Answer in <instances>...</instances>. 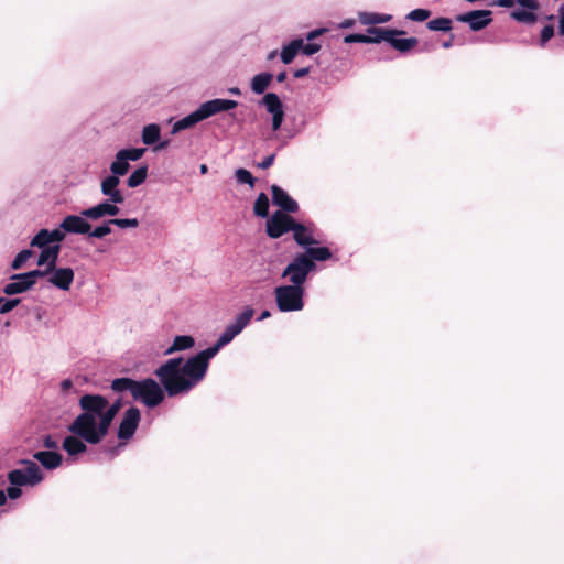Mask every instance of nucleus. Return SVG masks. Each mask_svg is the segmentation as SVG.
<instances>
[{
    "label": "nucleus",
    "mask_w": 564,
    "mask_h": 564,
    "mask_svg": "<svg viewBox=\"0 0 564 564\" xmlns=\"http://www.w3.org/2000/svg\"><path fill=\"white\" fill-rule=\"evenodd\" d=\"M148 176V166L142 165L138 167L127 180V184L129 187L134 188L147 180Z\"/></svg>",
    "instance_id": "58836bf2"
},
{
    "label": "nucleus",
    "mask_w": 564,
    "mask_h": 564,
    "mask_svg": "<svg viewBox=\"0 0 564 564\" xmlns=\"http://www.w3.org/2000/svg\"><path fill=\"white\" fill-rule=\"evenodd\" d=\"M61 387H62V390L64 392H66V391H68L73 387V382L69 379H65V380L62 381Z\"/></svg>",
    "instance_id": "0e129e2a"
},
{
    "label": "nucleus",
    "mask_w": 564,
    "mask_h": 564,
    "mask_svg": "<svg viewBox=\"0 0 564 564\" xmlns=\"http://www.w3.org/2000/svg\"><path fill=\"white\" fill-rule=\"evenodd\" d=\"M286 79V72H281L276 75V80L283 83Z\"/></svg>",
    "instance_id": "774afa93"
},
{
    "label": "nucleus",
    "mask_w": 564,
    "mask_h": 564,
    "mask_svg": "<svg viewBox=\"0 0 564 564\" xmlns=\"http://www.w3.org/2000/svg\"><path fill=\"white\" fill-rule=\"evenodd\" d=\"M160 139V127L155 123L148 124L142 131V141L147 145H152Z\"/></svg>",
    "instance_id": "e433bc0d"
},
{
    "label": "nucleus",
    "mask_w": 564,
    "mask_h": 564,
    "mask_svg": "<svg viewBox=\"0 0 564 564\" xmlns=\"http://www.w3.org/2000/svg\"><path fill=\"white\" fill-rule=\"evenodd\" d=\"M51 271L52 270H48V268L46 267L45 270L36 269V270L29 271L26 273H20V278L23 280L31 281V284L34 286L36 284V281L39 278H44L45 275L51 273Z\"/></svg>",
    "instance_id": "79ce46f5"
},
{
    "label": "nucleus",
    "mask_w": 564,
    "mask_h": 564,
    "mask_svg": "<svg viewBox=\"0 0 564 564\" xmlns=\"http://www.w3.org/2000/svg\"><path fill=\"white\" fill-rule=\"evenodd\" d=\"M33 256V251L25 249L20 251L11 263V268L13 270H19L23 267V264Z\"/></svg>",
    "instance_id": "37998d69"
},
{
    "label": "nucleus",
    "mask_w": 564,
    "mask_h": 564,
    "mask_svg": "<svg viewBox=\"0 0 564 564\" xmlns=\"http://www.w3.org/2000/svg\"><path fill=\"white\" fill-rule=\"evenodd\" d=\"M272 203L286 214H295L299 212V204L283 188L273 184L271 186Z\"/></svg>",
    "instance_id": "2eb2a0df"
},
{
    "label": "nucleus",
    "mask_w": 564,
    "mask_h": 564,
    "mask_svg": "<svg viewBox=\"0 0 564 564\" xmlns=\"http://www.w3.org/2000/svg\"><path fill=\"white\" fill-rule=\"evenodd\" d=\"M47 281L52 285L63 291H68L74 281V271L72 268H56L51 271Z\"/></svg>",
    "instance_id": "a211bd4d"
},
{
    "label": "nucleus",
    "mask_w": 564,
    "mask_h": 564,
    "mask_svg": "<svg viewBox=\"0 0 564 564\" xmlns=\"http://www.w3.org/2000/svg\"><path fill=\"white\" fill-rule=\"evenodd\" d=\"M306 257L311 262L326 261L332 258V252L327 247H313L308 246L304 252L300 253Z\"/></svg>",
    "instance_id": "cd10ccee"
},
{
    "label": "nucleus",
    "mask_w": 564,
    "mask_h": 564,
    "mask_svg": "<svg viewBox=\"0 0 564 564\" xmlns=\"http://www.w3.org/2000/svg\"><path fill=\"white\" fill-rule=\"evenodd\" d=\"M321 47H322L321 44L310 42L307 44L303 43V46L300 48V51H302L303 54L310 56V55L317 53L321 50Z\"/></svg>",
    "instance_id": "603ef678"
},
{
    "label": "nucleus",
    "mask_w": 564,
    "mask_h": 564,
    "mask_svg": "<svg viewBox=\"0 0 564 564\" xmlns=\"http://www.w3.org/2000/svg\"><path fill=\"white\" fill-rule=\"evenodd\" d=\"M61 228L69 234H88L91 225L80 216L68 215L61 223Z\"/></svg>",
    "instance_id": "aec40b11"
},
{
    "label": "nucleus",
    "mask_w": 564,
    "mask_h": 564,
    "mask_svg": "<svg viewBox=\"0 0 564 564\" xmlns=\"http://www.w3.org/2000/svg\"><path fill=\"white\" fill-rule=\"evenodd\" d=\"M368 35V43H380L382 41L389 42L390 35H402L405 32L402 30L397 29H384V28H378V26H370L367 30Z\"/></svg>",
    "instance_id": "b1692460"
},
{
    "label": "nucleus",
    "mask_w": 564,
    "mask_h": 564,
    "mask_svg": "<svg viewBox=\"0 0 564 564\" xmlns=\"http://www.w3.org/2000/svg\"><path fill=\"white\" fill-rule=\"evenodd\" d=\"M275 154H270L267 158L263 159L262 162L258 164L259 169L267 170L274 163Z\"/></svg>",
    "instance_id": "13d9d810"
},
{
    "label": "nucleus",
    "mask_w": 564,
    "mask_h": 564,
    "mask_svg": "<svg viewBox=\"0 0 564 564\" xmlns=\"http://www.w3.org/2000/svg\"><path fill=\"white\" fill-rule=\"evenodd\" d=\"M253 315L254 310L252 307H245V310L236 316L235 322L227 325L223 334L217 339L216 344L199 352L208 365L209 360L219 351L221 347L229 344L237 335L242 332V329L250 323Z\"/></svg>",
    "instance_id": "20e7f679"
},
{
    "label": "nucleus",
    "mask_w": 564,
    "mask_h": 564,
    "mask_svg": "<svg viewBox=\"0 0 564 564\" xmlns=\"http://www.w3.org/2000/svg\"><path fill=\"white\" fill-rule=\"evenodd\" d=\"M119 212H120V209L117 206V204H115V203L110 204L108 202H104V203L98 204L97 206L84 209L82 212V215L89 219H99L106 215L116 216L119 214Z\"/></svg>",
    "instance_id": "412c9836"
},
{
    "label": "nucleus",
    "mask_w": 564,
    "mask_h": 564,
    "mask_svg": "<svg viewBox=\"0 0 564 564\" xmlns=\"http://www.w3.org/2000/svg\"><path fill=\"white\" fill-rule=\"evenodd\" d=\"M431 31L449 32L453 29V22L449 18L440 17L426 23Z\"/></svg>",
    "instance_id": "4c0bfd02"
},
{
    "label": "nucleus",
    "mask_w": 564,
    "mask_h": 564,
    "mask_svg": "<svg viewBox=\"0 0 564 564\" xmlns=\"http://www.w3.org/2000/svg\"><path fill=\"white\" fill-rule=\"evenodd\" d=\"M43 446L45 448L54 451L58 447V444L51 435H46L43 440Z\"/></svg>",
    "instance_id": "4d7b16f0"
},
{
    "label": "nucleus",
    "mask_w": 564,
    "mask_h": 564,
    "mask_svg": "<svg viewBox=\"0 0 564 564\" xmlns=\"http://www.w3.org/2000/svg\"><path fill=\"white\" fill-rule=\"evenodd\" d=\"M295 218L291 214L274 212L265 224V232L272 239H278L284 234L292 231Z\"/></svg>",
    "instance_id": "9b49d317"
},
{
    "label": "nucleus",
    "mask_w": 564,
    "mask_h": 564,
    "mask_svg": "<svg viewBox=\"0 0 564 564\" xmlns=\"http://www.w3.org/2000/svg\"><path fill=\"white\" fill-rule=\"evenodd\" d=\"M369 39L366 34H348L344 37L345 43H368Z\"/></svg>",
    "instance_id": "864d4df0"
},
{
    "label": "nucleus",
    "mask_w": 564,
    "mask_h": 564,
    "mask_svg": "<svg viewBox=\"0 0 564 564\" xmlns=\"http://www.w3.org/2000/svg\"><path fill=\"white\" fill-rule=\"evenodd\" d=\"M120 409H121V401L117 400L112 404L108 403V406L106 408V411L110 412L111 414H113L116 416Z\"/></svg>",
    "instance_id": "bf43d9fd"
},
{
    "label": "nucleus",
    "mask_w": 564,
    "mask_h": 564,
    "mask_svg": "<svg viewBox=\"0 0 564 564\" xmlns=\"http://www.w3.org/2000/svg\"><path fill=\"white\" fill-rule=\"evenodd\" d=\"M8 480L13 486H30L22 469H13L8 474Z\"/></svg>",
    "instance_id": "a19ab883"
},
{
    "label": "nucleus",
    "mask_w": 564,
    "mask_h": 564,
    "mask_svg": "<svg viewBox=\"0 0 564 564\" xmlns=\"http://www.w3.org/2000/svg\"><path fill=\"white\" fill-rule=\"evenodd\" d=\"M140 420H141L140 410L135 406L129 408L124 412L123 417L119 424L118 434H117L118 438L119 440H130L134 435V433L139 426Z\"/></svg>",
    "instance_id": "f8f14e48"
},
{
    "label": "nucleus",
    "mask_w": 564,
    "mask_h": 564,
    "mask_svg": "<svg viewBox=\"0 0 564 564\" xmlns=\"http://www.w3.org/2000/svg\"><path fill=\"white\" fill-rule=\"evenodd\" d=\"M11 280H12V282L8 283L3 288V293L7 294V295L20 294V293L29 291V290H31L33 288V285L31 284V281L23 280V279L20 278V273L19 274H13L11 276Z\"/></svg>",
    "instance_id": "a878e982"
},
{
    "label": "nucleus",
    "mask_w": 564,
    "mask_h": 564,
    "mask_svg": "<svg viewBox=\"0 0 564 564\" xmlns=\"http://www.w3.org/2000/svg\"><path fill=\"white\" fill-rule=\"evenodd\" d=\"M554 35V26L552 24L545 25L540 35V44L543 46L546 42H549Z\"/></svg>",
    "instance_id": "3c124183"
},
{
    "label": "nucleus",
    "mask_w": 564,
    "mask_h": 564,
    "mask_svg": "<svg viewBox=\"0 0 564 564\" xmlns=\"http://www.w3.org/2000/svg\"><path fill=\"white\" fill-rule=\"evenodd\" d=\"M273 75L270 73H260L251 80V90L254 94H263L272 82Z\"/></svg>",
    "instance_id": "473e14b6"
},
{
    "label": "nucleus",
    "mask_w": 564,
    "mask_h": 564,
    "mask_svg": "<svg viewBox=\"0 0 564 564\" xmlns=\"http://www.w3.org/2000/svg\"><path fill=\"white\" fill-rule=\"evenodd\" d=\"M326 30L325 29H316V30H313L311 32H308L306 34V40L308 42H312L313 40H315L316 37H318L319 35H322Z\"/></svg>",
    "instance_id": "052dcab7"
},
{
    "label": "nucleus",
    "mask_w": 564,
    "mask_h": 564,
    "mask_svg": "<svg viewBox=\"0 0 564 564\" xmlns=\"http://www.w3.org/2000/svg\"><path fill=\"white\" fill-rule=\"evenodd\" d=\"M311 72V67H303V68H299L296 69L294 73H293V76L295 78H303L305 77L306 75H308Z\"/></svg>",
    "instance_id": "e2e57ef3"
},
{
    "label": "nucleus",
    "mask_w": 564,
    "mask_h": 564,
    "mask_svg": "<svg viewBox=\"0 0 564 564\" xmlns=\"http://www.w3.org/2000/svg\"><path fill=\"white\" fill-rule=\"evenodd\" d=\"M238 106L236 100L231 99H213L203 102L198 109L202 113L203 119H207L221 111H228L235 109Z\"/></svg>",
    "instance_id": "f3484780"
},
{
    "label": "nucleus",
    "mask_w": 564,
    "mask_h": 564,
    "mask_svg": "<svg viewBox=\"0 0 564 564\" xmlns=\"http://www.w3.org/2000/svg\"><path fill=\"white\" fill-rule=\"evenodd\" d=\"M261 104L265 107L267 111L272 115V130L278 131L284 119V110L280 97L274 93H267Z\"/></svg>",
    "instance_id": "4468645a"
},
{
    "label": "nucleus",
    "mask_w": 564,
    "mask_h": 564,
    "mask_svg": "<svg viewBox=\"0 0 564 564\" xmlns=\"http://www.w3.org/2000/svg\"><path fill=\"white\" fill-rule=\"evenodd\" d=\"M130 169L129 161L120 152L116 154V160L110 164V171L117 177L123 176Z\"/></svg>",
    "instance_id": "f704fd0d"
},
{
    "label": "nucleus",
    "mask_w": 564,
    "mask_h": 564,
    "mask_svg": "<svg viewBox=\"0 0 564 564\" xmlns=\"http://www.w3.org/2000/svg\"><path fill=\"white\" fill-rule=\"evenodd\" d=\"M65 232L61 227L50 231V238L52 243L59 245L65 239Z\"/></svg>",
    "instance_id": "5fc2aeb1"
},
{
    "label": "nucleus",
    "mask_w": 564,
    "mask_h": 564,
    "mask_svg": "<svg viewBox=\"0 0 564 564\" xmlns=\"http://www.w3.org/2000/svg\"><path fill=\"white\" fill-rule=\"evenodd\" d=\"M122 156H124L128 161L131 160V161H138L142 155L143 153L145 152V149H139V148H133V149H124V150H120L119 151Z\"/></svg>",
    "instance_id": "09e8293b"
},
{
    "label": "nucleus",
    "mask_w": 564,
    "mask_h": 564,
    "mask_svg": "<svg viewBox=\"0 0 564 564\" xmlns=\"http://www.w3.org/2000/svg\"><path fill=\"white\" fill-rule=\"evenodd\" d=\"M430 15L431 11L427 9H414L406 15V18L412 21L423 22L427 20Z\"/></svg>",
    "instance_id": "49530a36"
},
{
    "label": "nucleus",
    "mask_w": 564,
    "mask_h": 564,
    "mask_svg": "<svg viewBox=\"0 0 564 564\" xmlns=\"http://www.w3.org/2000/svg\"><path fill=\"white\" fill-rule=\"evenodd\" d=\"M302 46L303 39H294L288 45H284L280 54L281 61L284 64L292 63Z\"/></svg>",
    "instance_id": "c85d7f7f"
},
{
    "label": "nucleus",
    "mask_w": 564,
    "mask_h": 564,
    "mask_svg": "<svg viewBox=\"0 0 564 564\" xmlns=\"http://www.w3.org/2000/svg\"><path fill=\"white\" fill-rule=\"evenodd\" d=\"M457 21L468 23L471 31H480L492 22V12L490 10H474L457 15Z\"/></svg>",
    "instance_id": "ddd939ff"
},
{
    "label": "nucleus",
    "mask_w": 564,
    "mask_h": 564,
    "mask_svg": "<svg viewBox=\"0 0 564 564\" xmlns=\"http://www.w3.org/2000/svg\"><path fill=\"white\" fill-rule=\"evenodd\" d=\"M111 389L115 392L129 391L134 401L143 403L150 409L161 404L165 397L161 384L152 378L139 381L127 377L116 378L111 382Z\"/></svg>",
    "instance_id": "7ed1b4c3"
},
{
    "label": "nucleus",
    "mask_w": 564,
    "mask_h": 564,
    "mask_svg": "<svg viewBox=\"0 0 564 564\" xmlns=\"http://www.w3.org/2000/svg\"><path fill=\"white\" fill-rule=\"evenodd\" d=\"M253 315L254 310L252 307H245V310L236 316L235 322L227 325L223 334L217 339L216 344L199 352L208 365L209 360L219 351L221 347L229 344L237 335L242 332V329L250 323Z\"/></svg>",
    "instance_id": "0eeeda50"
},
{
    "label": "nucleus",
    "mask_w": 564,
    "mask_h": 564,
    "mask_svg": "<svg viewBox=\"0 0 564 564\" xmlns=\"http://www.w3.org/2000/svg\"><path fill=\"white\" fill-rule=\"evenodd\" d=\"M110 225L111 224H108V221H107L105 225L96 227L93 231H90L88 234L90 237H94V238H104L105 236H107L111 232Z\"/></svg>",
    "instance_id": "8fccbe9b"
},
{
    "label": "nucleus",
    "mask_w": 564,
    "mask_h": 564,
    "mask_svg": "<svg viewBox=\"0 0 564 564\" xmlns=\"http://www.w3.org/2000/svg\"><path fill=\"white\" fill-rule=\"evenodd\" d=\"M6 495L10 499L14 500V499H18L22 495V490L19 488V486H13L12 485V487H9L7 489V494Z\"/></svg>",
    "instance_id": "6e6d98bb"
},
{
    "label": "nucleus",
    "mask_w": 564,
    "mask_h": 564,
    "mask_svg": "<svg viewBox=\"0 0 564 564\" xmlns=\"http://www.w3.org/2000/svg\"><path fill=\"white\" fill-rule=\"evenodd\" d=\"M52 245L51 238H50V230L47 229H41L31 240V247L36 248H46Z\"/></svg>",
    "instance_id": "ea45409f"
},
{
    "label": "nucleus",
    "mask_w": 564,
    "mask_h": 564,
    "mask_svg": "<svg viewBox=\"0 0 564 564\" xmlns=\"http://www.w3.org/2000/svg\"><path fill=\"white\" fill-rule=\"evenodd\" d=\"M496 3L503 8H511L514 4L522 7L510 13V17L518 22L533 24L538 21V15L534 13L540 8L538 0H498Z\"/></svg>",
    "instance_id": "9d476101"
},
{
    "label": "nucleus",
    "mask_w": 564,
    "mask_h": 564,
    "mask_svg": "<svg viewBox=\"0 0 564 564\" xmlns=\"http://www.w3.org/2000/svg\"><path fill=\"white\" fill-rule=\"evenodd\" d=\"M391 15L382 14V13H372V12H361L359 13V21L365 25H376L380 23H387L390 21Z\"/></svg>",
    "instance_id": "72a5a7b5"
},
{
    "label": "nucleus",
    "mask_w": 564,
    "mask_h": 564,
    "mask_svg": "<svg viewBox=\"0 0 564 564\" xmlns=\"http://www.w3.org/2000/svg\"><path fill=\"white\" fill-rule=\"evenodd\" d=\"M253 315L254 310L252 307H245V310L236 316L235 322L227 325L223 334L217 339L216 344L199 352L208 365L209 360L219 351L221 347L229 344L237 335L242 332V329L250 323Z\"/></svg>",
    "instance_id": "39448f33"
},
{
    "label": "nucleus",
    "mask_w": 564,
    "mask_h": 564,
    "mask_svg": "<svg viewBox=\"0 0 564 564\" xmlns=\"http://www.w3.org/2000/svg\"><path fill=\"white\" fill-rule=\"evenodd\" d=\"M78 405L82 413L69 424L68 431L88 444H99L116 417L106 411L108 399L101 394L86 393L79 398Z\"/></svg>",
    "instance_id": "f257e3e1"
},
{
    "label": "nucleus",
    "mask_w": 564,
    "mask_h": 564,
    "mask_svg": "<svg viewBox=\"0 0 564 564\" xmlns=\"http://www.w3.org/2000/svg\"><path fill=\"white\" fill-rule=\"evenodd\" d=\"M108 224L118 226L120 228H135L139 225V221L137 218H113L109 219Z\"/></svg>",
    "instance_id": "a18cd8bd"
},
{
    "label": "nucleus",
    "mask_w": 564,
    "mask_h": 564,
    "mask_svg": "<svg viewBox=\"0 0 564 564\" xmlns=\"http://www.w3.org/2000/svg\"><path fill=\"white\" fill-rule=\"evenodd\" d=\"M59 252L61 245H51L43 248L37 259V265H46L48 270L53 271L56 267Z\"/></svg>",
    "instance_id": "5701e85b"
},
{
    "label": "nucleus",
    "mask_w": 564,
    "mask_h": 564,
    "mask_svg": "<svg viewBox=\"0 0 564 564\" xmlns=\"http://www.w3.org/2000/svg\"><path fill=\"white\" fill-rule=\"evenodd\" d=\"M119 183H120L119 177H117L116 175L112 174V175L105 177L100 184L101 193L105 196H108L110 202L115 203V204H122L124 202V196L117 188Z\"/></svg>",
    "instance_id": "6ab92c4d"
},
{
    "label": "nucleus",
    "mask_w": 564,
    "mask_h": 564,
    "mask_svg": "<svg viewBox=\"0 0 564 564\" xmlns=\"http://www.w3.org/2000/svg\"><path fill=\"white\" fill-rule=\"evenodd\" d=\"M236 178L239 183L248 184L251 187L254 186L256 178L252 176V174L246 170V169H238L235 173Z\"/></svg>",
    "instance_id": "c03bdc74"
},
{
    "label": "nucleus",
    "mask_w": 564,
    "mask_h": 564,
    "mask_svg": "<svg viewBox=\"0 0 564 564\" xmlns=\"http://www.w3.org/2000/svg\"><path fill=\"white\" fill-rule=\"evenodd\" d=\"M195 340L192 336L180 335L173 340V344L165 350V355L173 354L175 351L186 350L194 346Z\"/></svg>",
    "instance_id": "2f4dec72"
},
{
    "label": "nucleus",
    "mask_w": 564,
    "mask_h": 564,
    "mask_svg": "<svg viewBox=\"0 0 564 564\" xmlns=\"http://www.w3.org/2000/svg\"><path fill=\"white\" fill-rule=\"evenodd\" d=\"M36 459L44 468L55 469L63 463V456L56 451H40L33 454Z\"/></svg>",
    "instance_id": "4be33fe9"
},
{
    "label": "nucleus",
    "mask_w": 564,
    "mask_h": 564,
    "mask_svg": "<svg viewBox=\"0 0 564 564\" xmlns=\"http://www.w3.org/2000/svg\"><path fill=\"white\" fill-rule=\"evenodd\" d=\"M85 442L82 437L72 433V435L64 438L62 447L68 455L74 456L87 451Z\"/></svg>",
    "instance_id": "393cba45"
},
{
    "label": "nucleus",
    "mask_w": 564,
    "mask_h": 564,
    "mask_svg": "<svg viewBox=\"0 0 564 564\" xmlns=\"http://www.w3.org/2000/svg\"><path fill=\"white\" fill-rule=\"evenodd\" d=\"M253 315L254 310L252 307H245V310L236 316L235 322L227 325L223 334L217 339L216 344L199 352L208 365L209 360L219 351L221 347L229 344L237 335L242 332V329L250 323Z\"/></svg>",
    "instance_id": "423d86ee"
},
{
    "label": "nucleus",
    "mask_w": 564,
    "mask_h": 564,
    "mask_svg": "<svg viewBox=\"0 0 564 564\" xmlns=\"http://www.w3.org/2000/svg\"><path fill=\"white\" fill-rule=\"evenodd\" d=\"M270 202L264 193H260L253 205V213L256 216L267 218L269 216Z\"/></svg>",
    "instance_id": "c9c22d12"
},
{
    "label": "nucleus",
    "mask_w": 564,
    "mask_h": 564,
    "mask_svg": "<svg viewBox=\"0 0 564 564\" xmlns=\"http://www.w3.org/2000/svg\"><path fill=\"white\" fill-rule=\"evenodd\" d=\"M453 41H454V34H451L449 39H448L447 41H444V42L442 43V46H443L444 48H449V47H452V45H453Z\"/></svg>",
    "instance_id": "69168bd1"
},
{
    "label": "nucleus",
    "mask_w": 564,
    "mask_h": 564,
    "mask_svg": "<svg viewBox=\"0 0 564 564\" xmlns=\"http://www.w3.org/2000/svg\"><path fill=\"white\" fill-rule=\"evenodd\" d=\"M294 241L303 248L308 246L318 245V239L315 238V228L313 225H304L295 220L294 228L292 229Z\"/></svg>",
    "instance_id": "dca6fc26"
},
{
    "label": "nucleus",
    "mask_w": 564,
    "mask_h": 564,
    "mask_svg": "<svg viewBox=\"0 0 564 564\" xmlns=\"http://www.w3.org/2000/svg\"><path fill=\"white\" fill-rule=\"evenodd\" d=\"M20 302H21L20 299L7 300L3 297H0V313L7 314V313L11 312L15 306H18L20 304Z\"/></svg>",
    "instance_id": "de8ad7c7"
},
{
    "label": "nucleus",
    "mask_w": 564,
    "mask_h": 564,
    "mask_svg": "<svg viewBox=\"0 0 564 564\" xmlns=\"http://www.w3.org/2000/svg\"><path fill=\"white\" fill-rule=\"evenodd\" d=\"M20 464L24 465V476L26 477L30 486L39 485L44 476L36 463L30 459H22Z\"/></svg>",
    "instance_id": "bb28decb"
},
{
    "label": "nucleus",
    "mask_w": 564,
    "mask_h": 564,
    "mask_svg": "<svg viewBox=\"0 0 564 564\" xmlns=\"http://www.w3.org/2000/svg\"><path fill=\"white\" fill-rule=\"evenodd\" d=\"M397 36L390 35L388 43L400 53H408L419 44L416 37L397 39Z\"/></svg>",
    "instance_id": "c756f323"
},
{
    "label": "nucleus",
    "mask_w": 564,
    "mask_h": 564,
    "mask_svg": "<svg viewBox=\"0 0 564 564\" xmlns=\"http://www.w3.org/2000/svg\"><path fill=\"white\" fill-rule=\"evenodd\" d=\"M355 24V21L351 19L345 20L340 25L343 28H351Z\"/></svg>",
    "instance_id": "338daca9"
},
{
    "label": "nucleus",
    "mask_w": 564,
    "mask_h": 564,
    "mask_svg": "<svg viewBox=\"0 0 564 564\" xmlns=\"http://www.w3.org/2000/svg\"><path fill=\"white\" fill-rule=\"evenodd\" d=\"M273 294L280 312H297L304 308V286L280 285L274 289Z\"/></svg>",
    "instance_id": "6e6552de"
},
{
    "label": "nucleus",
    "mask_w": 564,
    "mask_h": 564,
    "mask_svg": "<svg viewBox=\"0 0 564 564\" xmlns=\"http://www.w3.org/2000/svg\"><path fill=\"white\" fill-rule=\"evenodd\" d=\"M558 13H560L558 33L561 35H564V4L560 7Z\"/></svg>",
    "instance_id": "680f3d73"
},
{
    "label": "nucleus",
    "mask_w": 564,
    "mask_h": 564,
    "mask_svg": "<svg viewBox=\"0 0 564 564\" xmlns=\"http://www.w3.org/2000/svg\"><path fill=\"white\" fill-rule=\"evenodd\" d=\"M208 364L198 352L185 362L182 357L167 359L154 370L160 384L169 397H176L191 391L207 372Z\"/></svg>",
    "instance_id": "f03ea898"
},
{
    "label": "nucleus",
    "mask_w": 564,
    "mask_h": 564,
    "mask_svg": "<svg viewBox=\"0 0 564 564\" xmlns=\"http://www.w3.org/2000/svg\"><path fill=\"white\" fill-rule=\"evenodd\" d=\"M316 270V263L297 253L284 268L281 278L288 280L291 285L304 286L308 274Z\"/></svg>",
    "instance_id": "1a4fd4ad"
},
{
    "label": "nucleus",
    "mask_w": 564,
    "mask_h": 564,
    "mask_svg": "<svg viewBox=\"0 0 564 564\" xmlns=\"http://www.w3.org/2000/svg\"><path fill=\"white\" fill-rule=\"evenodd\" d=\"M202 120H204V119L202 117V113H200L199 109L197 108L194 112H192L188 116H186V117L182 118L181 120L176 121L173 124L172 132L176 133V132H180L182 130L188 129V128L195 126L196 123H198Z\"/></svg>",
    "instance_id": "7c9ffc66"
}]
</instances>
